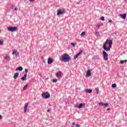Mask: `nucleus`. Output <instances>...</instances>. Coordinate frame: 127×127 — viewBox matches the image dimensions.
Masks as SVG:
<instances>
[{"label": "nucleus", "mask_w": 127, "mask_h": 127, "mask_svg": "<svg viewBox=\"0 0 127 127\" xmlns=\"http://www.w3.org/2000/svg\"><path fill=\"white\" fill-rule=\"evenodd\" d=\"M112 45H113V40L107 39L104 44L103 48L105 51H110L112 48Z\"/></svg>", "instance_id": "1"}, {"label": "nucleus", "mask_w": 127, "mask_h": 127, "mask_svg": "<svg viewBox=\"0 0 127 127\" xmlns=\"http://www.w3.org/2000/svg\"><path fill=\"white\" fill-rule=\"evenodd\" d=\"M70 60H71V57L66 54L63 55L62 58L60 59V61H62V62H69Z\"/></svg>", "instance_id": "2"}, {"label": "nucleus", "mask_w": 127, "mask_h": 127, "mask_svg": "<svg viewBox=\"0 0 127 127\" xmlns=\"http://www.w3.org/2000/svg\"><path fill=\"white\" fill-rule=\"evenodd\" d=\"M8 31H10L11 32H13L17 30V27H7Z\"/></svg>", "instance_id": "3"}, {"label": "nucleus", "mask_w": 127, "mask_h": 127, "mask_svg": "<svg viewBox=\"0 0 127 127\" xmlns=\"http://www.w3.org/2000/svg\"><path fill=\"white\" fill-rule=\"evenodd\" d=\"M42 97L44 99H49L50 98V94L48 92H45L42 94Z\"/></svg>", "instance_id": "4"}, {"label": "nucleus", "mask_w": 127, "mask_h": 127, "mask_svg": "<svg viewBox=\"0 0 127 127\" xmlns=\"http://www.w3.org/2000/svg\"><path fill=\"white\" fill-rule=\"evenodd\" d=\"M102 53L103 55V59H104L105 61H107L108 59V54L105 51H103Z\"/></svg>", "instance_id": "5"}, {"label": "nucleus", "mask_w": 127, "mask_h": 127, "mask_svg": "<svg viewBox=\"0 0 127 127\" xmlns=\"http://www.w3.org/2000/svg\"><path fill=\"white\" fill-rule=\"evenodd\" d=\"M65 13V10L59 9L58 10V15H60L61 14H64Z\"/></svg>", "instance_id": "6"}, {"label": "nucleus", "mask_w": 127, "mask_h": 127, "mask_svg": "<svg viewBox=\"0 0 127 127\" xmlns=\"http://www.w3.org/2000/svg\"><path fill=\"white\" fill-rule=\"evenodd\" d=\"M99 106H100V107H107L109 106V103H104L103 102H100L99 103Z\"/></svg>", "instance_id": "7"}, {"label": "nucleus", "mask_w": 127, "mask_h": 127, "mask_svg": "<svg viewBox=\"0 0 127 127\" xmlns=\"http://www.w3.org/2000/svg\"><path fill=\"white\" fill-rule=\"evenodd\" d=\"M29 103H26L25 104V106L24 107V113H26L27 112V108H28Z\"/></svg>", "instance_id": "8"}, {"label": "nucleus", "mask_w": 127, "mask_h": 127, "mask_svg": "<svg viewBox=\"0 0 127 127\" xmlns=\"http://www.w3.org/2000/svg\"><path fill=\"white\" fill-rule=\"evenodd\" d=\"M81 53H83V51L81 50L79 52L78 54L75 55L74 56V59H77V58H78V57H79V56L81 55Z\"/></svg>", "instance_id": "9"}, {"label": "nucleus", "mask_w": 127, "mask_h": 127, "mask_svg": "<svg viewBox=\"0 0 127 127\" xmlns=\"http://www.w3.org/2000/svg\"><path fill=\"white\" fill-rule=\"evenodd\" d=\"M52 63H53V59H52L51 58H49L48 59V64H51Z\"/></svg>", "instance_id": "10"}, {"label": "nucleus", "mask_w": 127, "mask_h": 127, "mask_svg": "<svg viewBox=\"0 0 127 127\" xmlns=\"http://www.w3.org/2000/svg\"><path fill=\"white\" fill-rule=\"evenodd\" d=\"M18 76H19V73L18 72L15 73L13 76V78L14 79V80H16Z\"/></svg>", "instance_id": "11"}, {"label": "nucleus", "mask_w": 127, "mask_h": 127, "mask_svg": "<svg viewBox=\"0 0 127 127\" xmlns=\"http://www.w3.org/2000/svg\"><path fill=\"white\" fill-rule=\"evenodd\" d=\"M91 76V70L88 69L86 72V77H90Z\"/></svg>", "instance_id": "12"}, {"label": "nucleus", "mask_w": 127, "mask_h": 127, "mask_svg": "<svg viewBox=\"0 0 127 127\" xmlns=\"http://www.w3.org/2000/svg\"><path fill=\"white\" fill-rule=\"evenodd\" d=\"M61 75H62V73L61 71H59L56 73V77H57V78H60V77H61Z\"/></svg>", "instance_id": "13"}, {"label": "nucleus", "mask_w": 127, "mask_h": 127, "mask_svg": "<svg viewBox=\"0 0 127 127\" xmlns=\"http://www.w3.org/2000/svg\"><path fill=\"white\" fill-rule=\"evenodd\" d=\"M5 60H6L7 61H9L10 60V57L8 56V55H6L4 57Z\"/></svg>", "instance_id": "14"}, {"label": "nucleus", "mask_w": 127, "mask_h": 127, "mask_svg": "<svg viewBox=\"0 0 127 127\" xmlns=\"http://www.w3.org/2000/svg\"><path fill=\"white\" fill-rule=\"evenodd\" d=\"M23 70V67L22 66H19L16 68V71H22Z\"/></svg>", "instance_id": "15"}, {"label": "nucleus", "mask_w": 127, "mask_h": 127, "mask_svg": "<svg viewBox=\"0 0 127 127\" xmlns=\"http://www.w3.org/2000/svg\"><path fill=\"white\" fill-rule=\"evenodd\" d=\"M120 15L123 19H126V18H127V14L124 13L123 14H121Z\"/></svg>", "instance_id": "16"}, {"label": "nucleus", "mask_w": 127, "mask_h": 127, "mask_svg": "<svg viewBox=\"0 0 127 127\" xmlns=\"http://www.w3.org/2000/svg\"><path fill=\"white\" fill-rule=\"evenodd\" d=\"M26 77H27V75H26V74H24V76L21 78V80L22 81H25V80H26Z\"/></svg>", "instance_id": "17"}, {"label": "nucleus", "mask_w": 127, "mask_h": 127, "mask_svg": "<svg viewBox=\"0 0 127 127\" xmlns=\"http://www.w3.org/2000/svg\"><path fill=\"white\" fill-rule=\"evenodd\" d=\"M12 54H15V56H19V53L16 52L15 50L13 52Z\"/></svg>", "instance_id": "18"}, {"label": "nucleus", "mask_w": 127, "mask_h": 127, "mask_svg": "<svg viewBox=\"0 0 127 127\" xmlns=\"http://www.w3.org/2000/svg\"><path fill=\"white\" fill-rule=\"evenodd\" d=\"M93 92V90L90 89H86V93H88V94H91Z\"/></svg>", "instance_id": "19"}, {"label": "nucleus", "mask_w": 127, "mask_h": 127, "mask_svg": "<svg viewBox=\"0 0 127 127\" xmlns=\"http://www.w3.org/2000/svg\"><path fill=\"white\" fill-rule=\"evenodd\" d=\"M83 103H81L79 105H78L76 107L78 109H82V108H83Z\"/></svg>", "instance_id": "20"}, {"label": "nucleus", "mask_w": 127, "mask_h": 127, "mask_svg": "<svg viewBox=\"0 0 127 127\" xmlns=\"http://www.w3.org/2000/svg\"><path fill=\"white\" fill-rule=\"evenodd\" d=\"M85 34H86V32L83 31L81 33L80 35H81V37H84V36H85Z\"/></svg>", "instance_id": "21"}, {"label": "nucleus", "mask_w": 127, "mask_h": 127, "mask_svg": "<svg viewBox=\"0 0 127 127\" xmlns=\"http://www.w3.org/2000/svg\"><path fill=\"white\" fill-rule=\"evenodd\" d=\"M95 35L96 36H101V35H100V33H99V32L98 31L95 32Z\"/></svg>", "instance_id": "22"}, {"label": "nucleus", "mask_w": 127, "mask_h": 127, "mask_svg": "<svg viewBox=\"0 0 127 127\" xmlns=\"http://www.w3.org/2000/svg\"><path fill=\"white\" fill-rule=\"evenodd\" d=\"M28 72V69L27 68H25L24 75H27V73Z\"/></svg>", "instance_id": "23"}, {"label": "nucleus", "mask_w": 127, "mask_h": 127, "mask_svg": "<svg viewBox=\"0 0 127 127\" xmlns=\"http://www.w3.org/2000/svg\"><path fill=\"white\" fill-rule=\"evenodd\" d=\"M111 87H112V88H116L117 84L116 83L113 84H112Z\"/></svg>", "instance_id": "24"}, {"label": "nucleus", "mask_w": 127, "mask_h": 127, "mask_svg": "<svg viewBox=\"0 0 127 127\" xmlns=\"http://www.w3.org/2000/svg\"><path fill=\"white\" fill-rule=\"evenodd\" d=\"M127 60H124V61H120V63L121 64H124V63H125V62H127Z\"/></svg>", "instance_id": "25"}, {"label": "nucleus", "mask_w": 127, "mask_h": 127, "mask_svg": "<svg viewBox=\"0 0 127 127\" xmlns=\"http://www.w3.org/2000/svg\"><path fill=\"white\" fill-rule=\"evenodd\" d=\"M3 44V41L2 39H0V45H2Z\"/></svg>", "instance_id": "26"}, {"label": "nucleus", "mask_w": 127, "mask_h": 127, "mask_svg": "<svg viewBox=\"0 0 127 127\" xmlns=\"http://www.w3.org/2000/svg\"><path fill=\"white\" fill-rule=\"evenodd\" d=\"M57 81H58V79H53V83H57Z\"/></svg>", "instance_id": "27"}, {"label": "nucleus", "mask_w": 127, "mask_h": 127, "mask_svg": "<svg viewBox=\"0 0 127 127\" xmlns=\"http://www.w3.org/2000/svg\"><path fill=\"white\" fill-rule=\"evenodd\" d=\"M71 45H72L73 47H75L76 46V43H71Z\"/></svg>", "instance_id": "28"}, {"label": "nucleus", "mask_w": 127, "mask_h": 127, "mask_svg": "<svg viewBox=\"0 0 127 127\" xmlns=\"http://www.w3.org/2000/svg\"><path fill=\"white\" fill-rule=\"evenodd\" d=\"M27 84H26L25 86H24L23 87V90H26V89H27Z\"/></svg>", "instance_id": "29"}, {"label": "nucleus", "mask_w": 127, "mask_h": 127, "mask_svg": "<svg viewBox=\"0 0 127 127\" xmlns=\"http://www.w3.org/2000/svg\"><path fill=\"white\" fill-rule=\"evenodd\" d=\"M100 19L101 20H102V21H104L105 20V17L104 16H101Z\"/></svg>", "instance_id": "30"}, {"label": "nucleus", "mask_w": 127, "mask_h": 127, "mask_svg": "<svg viewBox=\"0 0 127 127\" xmlns=\"http://www.w3.org/2000/svg\"><path fill=\"white\" fill-rule=\"evenodd\" d=\"M96 94H99V88H96Z\"/></svg>", "instance_id": "31"}, {"label": "nucleus", "mask_w": 127, "mask_h": 127, "mask_svg": "<svg viewBox=\"0 0 127 127\" xmlns=\"http://www.w3.org/2000/svg\"><path fill=\"white\" fill-rule=\"evenodd\" d=\"M80 125L77 124H75V127H80Z\"/></svg>", "instance_id": "32"}, {"label": "nucleus", "mask_w": 127, "mask_h": 127, "mask_svg": "<svg viewBox=\"0 0 127 127\" xmlns=\"http://www.w3.org/2000/svg\"><path fill=\"white\" fill-rule=\"evenodd\" d=\"M109 22L110 23H113V21L112 20H109Z\"/></svg>", "instance_id": "33"}, {"label": "nucleus", "mask_w": 127, "mask_h": 127, "mask_svg": "<svg viewBox=\"0 0 127 127\" xmlns=\"http://www.w3.org/2000/svg\"><path fill=\"white\" fill-rule=\"evenodd\" d=\"M100 27H101V25H99L97 27L98 29H100Z\"/></svg>", "instance_id": "34"}, {"label": "nucleus", "mask_w": 127, "mask_h": 127, "mask_svg": "<svg viewBox=\"0 0 127 127\" xmlns=\"http://www.w3.org/2000/svg\"><path fill=\"white\" fill-rule=\"evenodd\" d=\"M14 10H18V8L17 7L14 8Z\"/></svg>", "instance_id": "35"}, {"label": "nucleus", "mask_w": 127, "mask_h": 127, "mask_svg": "<svg viewBox=\"0 0 127 127\" xmlns=\"http://www.w3.org/2000/svg\"><path fill=\"white\" fill-rule=\"evenodd\" d=\"M31 2H33V1H34L35 0H29Z\"/></svg>", "instance_id": "36"}, {"label": "nucleus", "mask_w": 127, "mask_h": 127, "mask_svg": "<svg viewBox=\"0 0 127 127\" xmlns=\"http://www.w3.org/2000/svg\"><path fill=\"white\" fill-rule=\"evenodd\" d=\"M38 75H39V76H41V73L39 72V73H38Z\"/></svg>", "instance_id": "37"}, {"label": "nucleus", "mask_w": 127, "mask_h": 127, "mask_svg": "<svg viewBox=\"0 0 127 127\" xmlns=\"http://www.w3.org/2000/svg\"><path fill=\"white\" fill-rule=\"evenodd\" d=\"M72 126H73V127H75V123H72Z\"/></svg>", "instance_id": "38"}, {"label": "nucleus", "mask_w": 127, "mask_h": 127, "mask_svg": "<svg viewBox=\"0 0 127 127\" xmlns=\"http://www.w3.org/2000/svg\"><path fill=\"white\" fill-rule=\"evenodd\" d=\"M49 112H50V110L48 109V110H47V113H49Z\"/></svg>", "instance_id": "39"}, {"label": "nucleus", "mask_w": 127, "mask_h": 127, "mask_svg": "<svg viewBox=\"0 0 127 127\" xmlns=\"http://www.w3.org/2000/svg\"><path fill=\"white\" fill-rule=\"evenodd\" d=\"M107 110V111H110V110H111V109L108 108Z\"/></svg>", "instance_id": "40"}, {"label": "nucleus", "mask_w": 127, "mask_h": 127, "mask_svg": "<svg viewBox=\"0 0 127 127\" xmlns=\"http://www.w3.org/2000/svg\"><path fill=\"white\" fill-rule=\"evenodd\" d=\"M0 120H1V115H0Z\"/></svg>", "instance_id": "41"}]
</instances>
